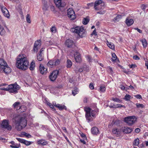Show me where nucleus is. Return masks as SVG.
I'll return each instance as SVG.
<instances>
[{
	"label": "nucleus",
	"mask_w": 148,
	"mask_h": 148,
	"mask_svg": "<svg viewBox=\"0 0 148 148\" xmlns=\"http://www.w3.org/2000/svg\"><path fill=\"white\" fill-rule=\"evenodd\" d=\"M112 100L113 101H114L117 102H119L120 101L119 99L117 98H113Z\"/></svg>",
	"instance_id": "62"
},
{
	"label": "nucleus",
	"mask_w": 148,
	"mask_h": 148,
	"mask_svg": "<svg viewBox=\"0 0 148 148\" xmlns=\"http://www.w3.org/2000/svg\"><path fill=\"white\" fill-rule=\"evenodd\" d=\"M4 30V28L0 25V34L2 35H3V31Z\"/></svg>",
	"instance_id": "48"
},
{
	"label": "nucleus",
	"mask_w": 148,
	"mask_h": 148,
	"mask_svg": "<svg viewBox=\"0 0 148 148\" xmlns=\"http://www.w3.org/2000/svg\"><path fill=\"white\" fill-rule=\"evenodd\" d=\"M131 97V96L129 95H126L124 99L127 101H128L130 100Z\"/></svg>",
	"instance_id": "47"
},
{
	"label": "nucleus",
	"mask_w": 148,
	"mask_h": 148,
	"mask_svg": "<svg viewBox=\"0 0 148 148\" xmlns=\"http://www.w3.org/2000/svg\"><path fill=\"white\" fill-rule=\"evenodd\" d=\"M18 110H19V112H23L26 110V107L24 106H22L20 107Z\"/></svg>",
	"instance_id": "26"
},
{
	"label": "nucleus",
	"mask_w": 148,
	"mask_h": 148,
	"mask_svg": "<svg viewBox=\"0 0 148 148\" xmlns=\"http://www.w3.org/2000/svg\"><path fill=\"white\" fill-rule=\"evenodd\" d=\"M65 44L68 48L71 47L75 45L73 41L70 39L67 40L65 42Z\"/></svg>",
	"instance_id": "15"
},
{
	"label": "nucleus",
	"mask_w": 148,
	"mask_h": 148,
	"mask_svg": "<svg viewBox=\"0 0 148 148\" xmlns=\"http://www.w3.org/2000/svg\"><path fill=\"white\" fill-rule=\"evenodd\" d=\"M107 45L111 49L113 50L114 49V44L112 43H109L108 42H107Z\"/></svg>",
	"instance_id": "32"
},
{
	"label": "nucleus",
	"mask_w": 148,
	"mask_h": 148,
	"mask_svg": "<svg viewBox=\"0 0 148 148\" xmlns=\"http://www.w3.org/2000/svg\"><path fill=\"white\" fill-rule=\"evenodd\" d=\"M86 117L88 122L92 120L91 119L92 117L90 115V112L86 113Z\"/></svg>",
	"instance_id": "24"
},
{
	"label": "nucleus",
	"mask_w": 148,
	"mask_h": 148,
	"mask_svg": "<svg viewBox=\"0 0 148 148\" xmlns=\"http://www.w3.org/2000/svg\"><path fill=\"white\" fill-rule=\"evenodd\" d=\"M122 131L125 134H129L131 133L132 131V129L131 128L124 127L121 129Z\"/></svg>",
	"instance_id": "16"
},
{
	"label": "nucleus",
	"mask_w": 148,
	"mask_h": 148,
	"mask_svg": "<svg viewBox=\"0 0 148 148\" xmlns=\"http://www.w3.org/2000/svg\"><path fill=\"white\" fill-rule=\"evenodd\" d=\"M47 65L50 67H51L52 66L54 65V60H50L47 63Z\"/></svg>",
	"instance_id": "35"
},
{
	"label": "nucleus",
	"mask_w": 148,
	"mask_h": 148,
	"mask_svg": "<svg viewBox=\"0 0 148 148\" xmlns=\"http://www.w3.org/2000/svg\"><path fill=\"white\" fill-rule=\"evenodd\" d=\"M134 29L137 30V31L140 33H142V30H141L140 29H138L137 27H136L134 28Z\"/></svg>",
	"instance_id": "59"
},
{
	"label": "nucleus",
	"mask_w": 148,
	"mask_h": 148,
	"mask_svg": "<svg viewBox=\"0 0 148 148\" xmlns=\"http://www.w3.org/2000/svg\"><path fill=\"white\" fill-rule=\"evenodd\" d=\"M26 20L27 22L28 23H31L30 16L29 14H27L26 16Z\"/></svg>",
	"instance_id": "39"
},
{
	"label": "nucleus",
	"mask_w": 148,
	"mask_h": 148,
	"mask_svg": "<svg viewBox=\"0 0 148 148\" xmlns=\"http://www.w3.org/2000/svg\"><path fill=\"white\" fill-rule=\"evenodd\" d=\"M86 58L88 61L89 62H91L92 61V59L88 55L86 57Z\"/></svg>",
	"instance_id": "55"
},
{
	"label": "nucleus",
	"mask_w": 148,
	"mask_h": 148,
	"mask_svg": "<svg viewBox=\"0 0 148 148\" xmlns=\"http://www.w3.org/2000/svg\"><path fill=\"white\" fill-rule=\"evenodd\" d=\"M136 105V106L137 108H142L144 107V105L142 104L137 103Z\"/></svg>",
	"instance_id": "40"
},
{
	"label": "nucleus",
	"mask_w": 148,
	"mask_h": 148,
	"mask_svg": "<svg viewBox=\"0 0 148 148\" xmlns=\"http://www.w3.org/2000/svg\"><path fill=\"white\" fill-rule=\"evenodd\" d=\"M133 58L135 60H138L140 59V58L137 55L134 56Z\"/></svg>",
	"instance_id": "53"
},
{
	"label": "nucleus",
	"mask_w": 148,
	"mask_h": 148,
	"mask_svg": "<svg viewBox=\"0 0 148 148\" xmlns=\"http://www.w3.org/2000/svg\"><path fill=\"white\" fill-rule=\"evenodd\" d=\"M112 61H114L116 60L117 57L116 56L114 53H112Z\"/></svg>",
	"instance_id": "44"
},
{
	"label": "nucleus",
	"mask_w": 148,
	"mask_h": 148,
	"mask_svg": "<svg viewBox=\"0 0 148 148\" xmlns=\"http://www.w3.org/2000/svg\"><path fill=\"white\" fill-rule=\"evenodd\" d=\"M136 117L134 116H128L124 118V121L129 125L131 126L136 121Z\"/></svg>",
	"instance_id": "5"
},
{
	"label": "nucleus",
	"mask_w": 148,
	"mask_h": 148,
	"mask_svg": "<svg viewBox=\"0 0 148 148\" xmlns=\"http://www.w3.org/2000/svg\"><path fill=\"white\" fill-rule=\"evenodd\" d=\"M89 21V19L87 18H84L83 19L82 23L84 25H86Z\"/></svg>",
	"instance_id": "34"
},
{
	"label": "nucleus",
	"mask_w": 148,
	"mask_h": 148,
	"mask_svg": "<svg viewBox=\"0 0 148 148\" xmlns=\"http://www.w3.org/2000/svg\"><path fill=\"white\" fill-rule=\"evenodd\" d=\"M121 129H118L117 128H114L112 130V132L113 134L115 135L116 137L119 138L122 136L121 135Z\"/></svg>",
	"instance_id": "13"
},
{
	"label": "nucleus",
	"mask_w": 148,
	"mask_h": 148,
	"mask_svg": "<svg viewBox=\"0 0 148 148\" xmlns=\"http://www.w3.org/2000/svg\"><path fill=\"white\" fill-rule=\"evenodd\" d=\"M147 6L146 5L144 4H142V9L144 11H145V9L146 8Z\"/></svg>",
	"instance_id": "58"
},
{
	"label": "nucleus",
	"mask_w": 148,
	"mask_h": 148,
	"mask_svg": "<svg viewBox=\"0 0 148 148\" xmlns=\"http://www.w3.org/2000/svg\"><path fill=\"white\" fill-rule=\"evenodd\" d=\"M71 31L72 32L77 34L81 37H84L86 35L85 30L82 27H77L75 28H72Z\"/></svg>",
	"instance_id": "3"
},
{
	"label": "nucleus",
	"mask_w": 148,
	"mask_h": 148,
	"mask_svg": "<svg viewBox=\"0 0 148 148\" xmlns=\"http://www.w3.org/2000/svg\"><path fill=\"white\" fill-rule=\"evenodd\" d=\"M56 6L60 10L63 11L64 8L66 5V4L64 2L62 1V0H54Z\"/></svg>",
	"instance_id": "7"
},
{
	"label": "nucleus",
	"mask_w": 148,
	"mask_h": 148,
	"mask_svg": "<svg viewBox=\"0 0 148 148\" xmlns=\"http://www.w3.org/2000/svg\"><path fill=\"white\" fill-rule=\"evenodd\" d=\"M114 106H115V108H120V107H124V108H125V107L124 106H123L122 105L119 104H116V105H114Z\"/></svg>",
	"instance_id": "52"
},
{
	"label": "nucleus",
	"mask_w": 148,
	"mask_h": 148,
	"mask_svg": "<svg viewBox=\"0 0 148 148\" xmlns=\"http://www.w3.org/2000/svg\"><path fill=\"white\" fill-rule=\"evenodd\" d=\"M1 126L2 128L7 129L8 130L10 131L12 130L11 126L9 125L8 121L6 120L3 121Z\"/></svg>",
	"instance_id": "9"
},
{
	"label": "nucleus",
	"mask_w": 148,
	"mask_h": 148,
	"mask_svg": "<svg viewBox=\"0 0 148 148\" xmlns=\"http://www.w3.org/2000/svg\"><path fill=\"white\" fill-rule=\"evenodd\" d=\"M7 65V63L4 60L0 59V67L2 68L3 66H6Z\"/></svg>",
	"instance_id": "23"
},
{
	"label": "nucleus",
	"mask_w": 148,
	"mask_h": 148,
	"mask_svg": "<svg viewBox=\"0 0 148 148\" xmlns=\"http://www.w3.org/2000/svg\"><path fill=\"white\" fill-rule=\"evenodd\" d=\"M91 132L93 134L97 135L99 133L98 128L95 127L91 128Z\"/></svg>",
	"instance_id": "21"
},
{
	"label": "nucleus",
	"mask_w": 148,
	"mask_h": 148,
	"mask_svg": "<svg viewBox=\"0 0 148 148\" xmlns=\"http://www.w3.org/2000/svg\"><path fill=\"white\" fill-rule=\"evenodd\" d=\"M67 68H70L72 65V63L71 61L69 59H68L67 60Z\"/></svg>",
	"instance_id": "36"
},
{
	"label": "nucleus",
	"mask_w": 148,
	"mask_h": 148,
	"mask_svg": "<svg viewBox=\"0 0 148 148\" xmlns=\"http://www.w3.org/2000/svg\"><path fill=\"white\" fill-rule=\"evenodd\" d=\"M37 144L39 145H45L47 144V142L43 139L38 140L37 142Z\"/></svg>",
	"instance_id": "22"
},
{
	"label": "nucleus",
	"mask_w": 148,
	"mask_h": 148,
	"mask_svg": "<svg viewBox=\"0 0 148 148\" xmlns=\"http://www.w3.org/2000/svg\"><path fill=\"white\" fill-rule=\"evenodd\" d=\"M93 35H95V36L97 35L95 29V30L93 31L92 32L91 34V36H92Z\"/></svg>",
	"instance_id": "60"
},
{
	"label": "nucleus",
	"mask_w": 148,
	"mask_h": 148,
	"mask_svg": "<svg viewBox=\"0 0 148 148\" xmlns=\"http://www.w3.org/2000/svg\"><path fill=\"white\" fill-rule=\"evenodd\" d=\"M11 71L10 68L8 64L6 66H3L2 68L0 67V73L4 72L5 74H7L10 73Z\"/></svg>",
	"instance_id": "11"
},
{
	"label": "nucleus",
	"mask_w": 148,
	"mask_h": 148,
	"mask_svg": "<svg viewBox=\"0 0 148 148\" xmlns=\"http://www.w3.org/2000/svg\"><path fill=\"white\" fill-rule=\"evenodd\" d=\"M85 110L86 113L90 112L91 109L89 107L86 108L85 109Z\"/></svg>",
	"instance_id": "50"
},
{
	"label": "nucleus",
	"mask_w": 148,
	"mask_h": 148,
	"mask_svg": "<svg viewBox=\"0 0 148 148\" xmlns=\"http://www.w3.org/2000/svg\"><path fill=\"white\" fill-rule=\"evenodd\" d=\"M134 22L133 20L132 19H129L127 18L125 21V23L127 26H131L132 25Z\"/></svg>",
	"instance_id": "19"
},
{
	"label": "nucleus",
	"mask_w": 148,
	"mask_h": 148,
	"mask_svg": "<svg viewBox=\"0 0 148 148\" xmlns=\"http://www.w3.org/2000/svg\"><path fill=\"white\" fill-rule=\"evenodd\" d=\"M142 42L143 47L144 48H146L147 46V42L146 40L145 39H143L140 40Z\"/></svg>",
	"instance_id": "25"
},
{
	"label": "nucleus",
	"mask_w": 148,
	"mask_h": 148,
	"mask_svg": "<svg viewBox=\"0 0 148 148\" xmlns=\"http://www.w3.org/2000/svg\"><path fill=\"white\" fill-rule=\"evenodd\" d=\"M39 70L40 73L43 74L44 73H46L47 72L46 71L47 69L45 68L43 66L42 64H40L39 67Z\"/></svg>",
	"instance_id": "20"
},
{
	"label": "nucleus",
	"mask_w": 148,
	"mask_h": 148,
	"mask_svg": "<svg viewBox=\"0 0 148 148\" xmlns=\"http://www.w3.org/2000/svg\"><path fill=\"white\" fill-rule=\"evenodd\" d=\"M99 90L100 91L102 92H105L106 90V88L105 85H100V86Z\"/></svg>",
	"instance_id": "30"
},
{
	"label": "nucleus",
	"mask_w": 148,
	"mask_h": 148,
	"mask_svg": "<svg viewBox=\"0 0 148 148\" xmlns=\"http://www.w3.org/2000/svg\"><path fill=\"white\" fill-rule=\"evenodd\" d=\"M122 16L121 15H118L116 17L114 18L113 19V21L114 22L116 21H118L122 18Z\"/></svg>",
	"instance_id": "27"
},
{
	"label": "nucleus",
	"mask_w": 148,
	"mask_h": 148,
	"mask_svg": "<svg viewBox=\"0 0 148 148\" xmlns=\"http://www.w3.org/2000/svg\"><path fill=\"white\" fill-rule=\"evenodd\" d=\"M102 2V1L101 0H98L96 1L94 5V8L96 10H99V8L97 6L100 5L101 3Z\"/></svg>",
	"instance_id": "18"
},
{
	"label": "nucleus",
	"mask_w": 148,
	"mask_h": 148,
	"mask_svg": "<svg viewBox=\"0 0 148 148\" xmlns=\"http://www.w3.org/2000/svg\"><path fill=\"white\" fill-rule=\"evenodd\" d=\"M50 30L52 32L55 33L56 32V29L55 27H53L51 28Z\"/></svg>",
	"instance_id": "46"
},
{
	"label": "nucleus",
	"mask_w": 148,
	"mask_h": 148,
	"mask_svg": "<svg viewBox=\"0 0 148 148\" xmlns=\"http://www.w3.org/2000/svg\"><path fill=\"white\" fill-rule=\"evenodd\" d=\"M37 57V59L40 61H42L43 59V56L42 54H40V53H38Z\"/></svg>",
	"instance_id": "28"
},
{
	"label": "nucleus",
	"mask_w": 148,
	"mask_h": 148,
	"mask_svg": "<svg viewBox=\"0 0 148 148\" xmlns=\"http://www.w3.org/2000/svg\"><path fill=\"white\" fill-rule=\"evenodd\" d=\"M8 86L9 92L15 93L17 92V91L20 88L19 86L16 83L10 84Z\"/></svg>",
	"instance_id": "6"
},
{
	"label": "nucleus",
	"mask_w": 148,
	"mask_h": 148,
	"mask_svg": "<svg viewBox=\"0 0 148 148\" xmlns=\"http://www.w3.org/2000/svg\"><path fill=\"white\" fill-rule=\"evenodd\" d=\"M42 3L43 10L44 11H47L48 8L47 1L46 0H42Z\"/></svg>",
	"instance_id": "17"
},
{
	"label": "nucleus",
	"mask_w": 148,
	"mask_h": 148,
	"mask_svg": "<svg viewBox=\"0 0 148 148\" xmlns=\"http://www.w3.org/2000/svg\"><path fill=\"white\" fill-rule=\"evenodd\" d=\"M20 57L21 56H19L17 58L16 66L19 69L23 70H25L28 68L29 62L26 57L24 56L23 57Z\"/></svg>",
	"instance_id": "2"
},
{
	"label": "nucleus",
	"mask_w": 148,
	"mask_h": 148,
	"mask_svg": "<svg viewBox=\"0 0 148 148\" xmlns=\"http://www.w3.org/2000/svg\"><path fill=\"white\" fill-rule=\"evenodd\" d=\"M130 68H134L136 67V66L135 64H132L130 65Z\"/></svg>",
	"instance_id": "64"
},
{
	"label": "nucleus",
	"mask_w": 148,
	"mask_h": 148,
	"mask_svg": "<svg viewBox=\"0 0 148 148\" xmlns=\"http://www.w3.org/2000/svg\"><path fill=\"white\" fill-rule=\"evenodd\" d=\"M135 97L138 99H140L142 98V97L140 95H135Z\"/></svg>",
	"instance_id": "63"
},
{
	"label": "nucleus",
	"mask_w": 148,
	"mask_h": 148,
	"mask_svg": "<svg viewBox=\"0 0 148 148\" xmlns=\"http://www.w3.org/2000/svg\"><path fill=\"white\" fill-rule=\"evenodd\" d=\"M41 40H40L36 41L35 42L34 45L35 46H38V47H40L41 45Z\"/></svg>",
	"instance_id": "33"
},
{
	"label": "nucleus",
	"mask_w": 148,
	"mask_h": 148,
	"mask_svg": "<svg viewBox=\"0 0 148 148\" xmlns=\"http://www.w3.org/2000/svg\"><path fill=\"white\" fill-rule=\"evenodd\" d=\"M35 65L34 61H32L29 67V69L31 70H33L35 67Z\"/></svg>",
	"instance_id": "31"
},
{
	"label": "nucleus",
	"mask_w": 148,
	"mask_h": 148,
	"mask_svg": "<svg viewBox=\"0 0 148 148\" xmlns=\"http://www.w3.org/2000/svg\"><path fill=\"white\" fill-rule=\"evenodd\" d=\"M78 92V89L75 87L74 88V90L72 91V93L74 96H75V95Z\"/></svg>",
	"instance_id": "38"
},
{
	"label": "nucleus",
	"mask_w": 148,
	"mask_h": 148,
	"mask_svg": "<svg viewBox=\"0 0 148 148\" xmlns=\"http://www.w3.org/2000/svg\"><path fill=\"white\" fill-rule=\"evenodd\" d=\"M32 142L24 140L23 143L27 146H29L32 144Z\"/></svg>",
	"instance_id": "41"
},
{
	"label": "nucleus",
	"mask_w": 148,
	"mask_h": 148,
	"mask_svg": "<svg viewBox=\"0 0 148 148\" xmlns=\"http://www.w3.org/2000/svg\"><path fill=\"white\" fill-rule=\"evenodd\" d=\"M46 103L47 105L52 108L53 109V110L54 111H56V109L54 108V106L58 108L60 110H62L64 109H65V110H66L67 109V108L64 105L57 103L56 102H53L52 104H51L49 102L46 101Z\"/></svg>",
	"instance_id": "4"
},
{
	"label": "nucleus",
	"mask_w": 148,
	"mask_h": 148,
	"mask_svg": "<svg viewBox=\"0 0 148 148\" xmlns=\"http://www.w3.org/2000/svg\"><path fill=\"white\" fill-rule=\"evenodd\" d=\"M94 5V3H88L87 4V5L88 6H89V7H86V8L87 9H89V8L91 7H92Z\"/></svg>",
	"instance_id": "45"
},
{
	"label": "nucleus",
	"mask_w": 148,
	"mask_h": 148,
	"mask_svg": "<svg viewBox=\"0 0 148 148\" xmlns=\"http://www.w3.org/2000/svg\"><path fill=\"white\" fill-rule=\"evenodd\" d=\"M54 65H57L59 64L60 62V61L58 59L54 60Z\"/></svg>",
	"instance_id": "42"
},
{
	"label": "nucleus",
	"mask_w": 148,
	"mask_h": 148,
	"mask_svg": "<svg viewBox=\"0 0 148 148\" xmlns=\"http://www.w3.org/2000/svg\"><path fill=\"white\" fill-rule=\"evenodd\" d=\"M74 58L76 62H80L82 61V59L80 53L76 52L74 54Z\"/></svg>",
	"instance_id": "14"
},
{
	"label": "nucleus",
	"mask_w": 148,
	"mask_h": 148,
	"mask_svg": "<svg viewBox=\"0 0 148 148\" xmlns=\"http://www.w3.org/2000/svg\"><path fill=\"white\" fill-rule=\"evenodd\" d=\"M139 139L138 138L136 139L134 142L133 144L137 146L139 144Z\"/></svg>",
	"instance_id": "43"
},
{
	"label": "nucleus",
	"mask_w": 148,
	"mask_h": 148,
	"mask_svg": "<svg viewBox=\"0 0 148 148\" xmlns=\"http://www.w3.org/2000/svg\"><path fill=\"white\" fill-rule=\"evenodd\" d=\"M96 112L94 110H92L91 111V114L92 116L94 117L95 116V114L96 113Z\"/></svg>",
	"instance_id": "57"
},
{
	"label": "nucleus",
	"mask_w": 148,
	"mask_h": 148,
	"mask_svg": "<svg viewBox=\"0 0 148 148\" xmlns=\"http://www.w3.org/2000/svg\"><path fill=\"white\" fill-rule=\"evenodd\" d=\"M0 7L1 9L2 12L3 13L4 16L8 18H9L10 15L9 12L7 8L4 6H2L1 5H0Z\"/></svg>",
	"instance_id": "12"
},
{
	"label": "nucleus",
	"mask_w": 148,
	"mask_h": 148,
	"mask_svg": "<svg viewBox=\"0 0 148 148\" xmlns=\"http://www.w3.org/2000/svg\"><path fill=\"white\" fill-rule=\"evenodd\" d=\"M22 135L25 136L27 138H30L32 136L29 134L25 132H23L22 133Z\"/></svg>",
	"instance_id": "37"
},
{
	"label": "nucleus",
	"mask_w": 148,
	"mask_h": 148,
	"mask_svg": "<svg viewBox=\"0 0 148 148\" xmlns=\"http://www.w3.org/2000/svg\"><path fill=\"white\" fill-rule=\"evenodd\" d=\"M84 66H82L79 69L78 71L80 72H82L84 70Z\"/></svg>",
	"instance_id": "54"
},
{
	"label": "nucleus",
	"mask_w": 148,
	"mask_h": 148,
	"mask_svg": "<svg viewBox=\"0 0 148 148\" xmlns=\"http://www.w3.org/2000/svg\"><path fill=\"white\" fill-rule=\"evenodd\" d=\"M67 15L71 20H74L75 18V15L74 11L72 8H69L67 10Z\"/></svg>",
	"instance_id": "10"
},
{
	"label": "nucleus",
	"mask_w": 148,
	"mask_h": 148,
	"mask_svg": "<svg viewBox=\"0 0 148 148\" xmlns=\"http://www.w3.org/2000/svg\"><path fill=\"white\" fill-rule=\"evenodd\" d=\"M59 71L58 70L53 71L49 75V78L51 81H55L58 75Z\"/></svg>",
	"instance_id": "8"
},
{
	"label": "nucleus",
	"mask_w": 148,
	"mask_h": 148,
	"mask_svg": "<svg viewBox=\"0 0 148 148\" xmlns=\"http://www.w3.org/2000/svg\"><path fill=\"white\" fill-rule=\"evenodd\" d=\"M20 102H15L13 105L14 108L16 109V110H18V108H19L20 107Z\"/></svg>",
	"instance_id": "29"
},
{
	"label": "nucleus",
	"mask_w": 148,
	"mask_h": 148,
	"mask_svg": "<svg viewBox=\"0 0 148 148\" xmlns=\"http://www.w3.org/2000/svg\"><path fill=\"white\" fill-rule=\"evenodd\" d=\"M89 87L92 90L93 89H94V86L93 85L92 83H90V84L89 85Z\"/></svg>",
	"instance_id": "56"
},
{
	"label": "nucleus",
	"mask_w": 148,
	"mask_h": 148,
	"mask_svg": "<svg viewBox=\"0 0 148 148\" xmlns=\"http://www.w3.org/2000/svg\"><path fill=\"white\" fill-rule=\"evenodd\" d=\"M40 47H38V46H36L34 45V52H37L38 51V49Z\"/></svg>",
	"instance_id": "51"
},
{
	"label": "nucleus",
	"mask_w": 148,
	"mask_h": 148,
	"mask_svg": "<svg viewBox=\"0 0 148 148\" xmlns=\"http://www.w3.org/2000/svg\"><path fill=\"white\" fill-rule=\"evenodd\" d=\"M50 9L53 12H55V9L53 5H51L50 6Z\"/></svg>",
	"instance_id": "61"
},
{
	"label": "nucleus",
	"mask_w": 148,
	"mask_h": 148,
	"mask_svg": "<svg viewBox=\"0 0 148 148\" xmlns=\"http://www.w3.org/2000/svg\"><path fill=\"white\" fill-rule=\"evenodd\" d=\"M13 120L15 125V128L18 131H21L27 125L26 117L22 115H15Z\"/></svg>",
	"instance_id": "1"
},
{
	"label": "nucleus",
	"mask_w": 148,
	"mask_h": 148,
	"mask_svg": "<svg viewBox=\"0 0 148 148\" xmlns=\"http://www.w3.org/2000/svg\"><path fill=\"white\" fill-rule=\"evenodd\" d=\"M16 139L21 143H23L24 139L18 138H16Z\"/></svg>",
	"instance_id": "49"
}]
</instances>
